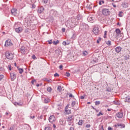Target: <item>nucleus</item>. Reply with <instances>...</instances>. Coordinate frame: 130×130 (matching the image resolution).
I'll list each match as a JSON object with an SVG mask.
<instances>
[{"label":"nucleus","instance_id":"nucleus-36","mask_svg":"<svg viewBox=\"0 0 130 130\" xmlns=\"http://www.w3.org/2000/svg\"><path fill=\"white\" fill-rule=\"evenodd\" d=\"M71 105L73 107H74V106H75V105H76V102L75 101H73L72 102Z\"/></svg>","mask_w":130,"mask_h":130},{"label":"nucleus","instance_id":"nucleus-61","mask_svg":"<svg viewBox=\"0 0 130 130\" xmlns=\"http://www.w3.org/2000/svg\"><path fill=\"white\" fill-rule=\"evenodd\" d=\"M101 38H99V39H98V40L99 41H101Z\"/></svg>","mask_w":130,"mask_h":130},{"label":"nucleus","instance_id":"nucleus-23","mask_svg":"<svg viewBox=\"0 0 130 130\" xmlns=\"http://www.w3.org/2000/svg\"><path fill=\"white\" fill-rule=\"evenodd\" d=\"M82 54L84 56H86V55H88V52L87 51H84L82 52Z\"/></svg>","mask_w":130,"mask_h":130},{"label":"nucleus","instance_id":"nucleus-21","mask_svg":"<svg viewBox=\"0 0 130 130\" xmlns=\"http://www.w3.org/2000/svg\"><path fill=\"white\" fill-rule=\"evenodd\" d=\"M65 112L66 114H70V113H71V110H67V107H66Z\"/></svg>","mask_w":130,"mask_h":130},{"label":"nucleus","instance_id":"nucleus-25","mask_svg":"<svg viewBox=\"0 0 130 130\" xmlns=\"http://www.w3.org/2000/svg\"><path fill=\"white\" fill-rule=\"evenodd\" d=\"M82 18H83V17L81 15L78 14L77 15V19H78V20H81Z\"/></svg>","mask_w":130,"mask_h":130},{"label":"nucleus","instance_id":"nucleus-50","mask_svg":"<svg viewBox=\"0 0 130 130\" xmlns=\"http://www.w3.org/2000/svg\"><path fill=\"white\" fill-rule=\"evenodd\" d=\"M8 67H9V71H12V68H11V65H9Z\"/></svg>","mask_w":130,"mask_h":130},{"label":"nucleus","instance_id":"nucleus-1","mask_svg":"<svg viewBox=\"0 0 130 130\" xmlns=\"http://www.w3.org/2000/svg\"><path fill=\"white\" fill-rule=\"evenodd\" d=\"M77 19L76 18H72L71 19V22H70V27L74 28L78 25V22L76 21Z\"/></svg>","mask_w":130,"mask_h":130},{"label":"nucleus","instance_id":"nucleus-63","mask_svg":"<svg viewBox=\"0 0 130 130\" xmlns=\"http://www.w3.org/2000/svg\"><path fill=\"white\" fill-rule=\"evenodd\" d=\"M96 42H97V43H100V42L99 41V40H97Z\"/></svg>","mask_w":130,"mask_h":130},{"label":"nucleus","instance_id":"nucleus-51","mask_svg":"<svg viewBox=\"0 0 130 130\" xmlns=\"http://www.w3.org/2000/svg\"><path fill=\"white\" fill-rule=\"evenodd\" d=\"M73 122H69V125H73Z\"/></svg>","mask_w":130,"mask_h":130},{"label":"nucleus","instance_id":"nucleus-53","mask_svg":"<svg viewBox=\"0 0 130 130\" xmlns=\"http://www.w3.org/2000/svg\"><path fill=\"white\" fill-rule=\"evenodd\" d=\"M108 130H112V128L111 127H110V126H109V127H108Z\"/></svg>","mask_w":130,"mask_h":130},{"label":"nucleus","instance_id":"nucleus-44","mask_svg":"<svg viewBox=\"0 0 130 130\" xmlns=\"http://www.w3.org/2000/svg\"><path fill=\"white\" fill-rule=\"evenodd\" d=\"M72 38V39H75L76 38V35H75V34H73Z\"/></svg>","mask_w":130,"mask_h":130},{"label":"nucleus","instance_id":"nucleus-3","mask_svg":"<svg viewBox=\"0 0 130 130\" xmlns=\"http://www.w3.org/2000/svg\"><path fill=\"white\" fill-rule=\"evenodd\" d=\"M100 28L99 26H94L93 29V32L95 35H99L100 33Z\"/></svg>","mask_w":130,"mask_h":130},{"label":"nucleus","instance_id":"nucleus-59","mask_svg":"<svg viewBox=\"0 0 130 130\" xmlns=\"http://www.w3.org/2000/svg\"><path fill=\"white\" fill-rule=\"evenodd\" d=\"M99 5H102V3L101 2V1H100L99 3Z\"/></svg>","mask_w":130,"mask_h":130},{"label":"nucleus","instance_id":"nucleus-48","mask_svg":"<svg viewBox=\"0 0 130 130\" xmlns=\"http://www.w3.org/2000/svg\"><path fill=\"white\" fill-rule=\"evenodd\" d=\"M61 30H62V32H66V28H62Z\"/></svg>","mask_w":130,"mask_h":130},{"label":"nucleus","instance_id":"nucleus-42","mask_svg":"<svg viewBox=\"0 0 130 130\" xmlns=\"http://www.w3.org/2000/svg\"><path fill=\"white\" fill-rule=\"evenodd\" d=\"M43 2L44 3V4H47L48 0H43Z\"/></svg>","mask_w":130,"mask_h":130},{"label":"nucleus","instance_id":"nucleus-47","mask_svg":"<svg viewBox=\"0 0 130 130\" xmlns=\"http://www.w3.org/2000/svg\"><path fill=\"white\" fill-rule=\"evenodd\" d=\"M48 42H49V44H51V43H52V40L48 41Z\"/></svg>","mask_w":130,"mask_h":130},{"label":"nucleus","instance_id":"nucleus-35","mask_svg":"<svg viewBox=\"0 0 130 130\" xmlns=\"http://www.w3.org/2000/svg\"><path fill=\"white\" fill-rule=\"evenodd\" d=\"M118 126H121V127H125V125L123 124H118Z\"/></svg>","mask_w":130,"mask_h":130},{"label":"nucleus","instance_id":"nucleus-9","mask_svg":"<svg viewBox=\"0 0 130 130\" xmlns=\"http://www.w3.org/2000/svg\"><path fill=\"white\" fill-rule=\"evenodd\" d=\"M10 77L12 81H15L16 78V74L15 73H10Z\"/></svg>","mask_w":130,"mask_h":130},{"label":"nucleus","instance_id":"nucleus-5","mask_svg":"<svg viewBox=\"0 0 130 130\" xmlns=\"http://www.w3.org/2000/svg\"><path fill=\"white\" fill-rule=\"evenodd\" d=\"M87 21H88L90 23H94V22H95V18L92 15H89L87 17Z\"/></svg>","mask_w":130,"mask_h":130},{"label":"nucleus","instance_id":"nucleus-19","mask_svg":"<svg viewBox=\"0 0 130 130\" xmlns=\"http://www.w3.org/2000/svg\"><path fill=\"white\" fill-rule=\"evenodd\" d=\"M57 90L58 91V92L60 93V92H61V86L58 85L57 87Z\"/></svg>","mask_w":130,"mask_h":130},{"label":"nucleus","instance_id":"nucleus-18","mask_svg":"<svg viewBox=\"0 0 130 130\" xmlns=\"http://www.w3.org/2000/svg\"><path fill=\"white\" fill-rule=\"evenodd\" d=\"M115 51L117 53H119L121 51V47H117L115 48Z\"/></svg>","mask_w":130,"mask_h":130},{"label":"nucleus","instance_id":"nucleus-26","mask_svg":"<svg viewBox=\"0 0 130 130\" xmlns=\"http://www.w3.org/2000/svg\"><path fill=\"white\" fill-rule=\"evenodd\" d=\"M106 44H107V45H109V46H110V45H111V41H106Z\"/></svg>","mask_w":130,"mask_h":130},{"label":"nucleus","instance_id":"nucleus-8","mask_svg":"<svg viewBox=\"0 0 130 130\" xmlns=\"http://www.w3.org/2000/svg\"><path fill=\"white\" fill-rule=\"evenodd\" d=\"M20 51L22 54H25L26 53V48L24 46H21Z\"/></svg>","mask_w":130,"mask_h":130},{"label":"nucleus","instance_id":"nucleus-32","mask_svg":"<svg viewBox=\"0 0 130 130\" xmlns=\"http://www.w3.org/2000/svg\"><path fill=\"white\" fill-rule=\"evenodd\" d=\"M52 128L51 127L48 126V127H46L45 128V130H51Z\"/></svg>","mask_w":130,"mask_h":130},{"label":"nucleus","instance_id":"nucleus-13","mask_svg":"<svg viewBox=\"0 0 130 130\" xmlns=\"http://www.w3.org/2000/svg\"><path fill=\"white\" fill-rule=\"evenodd\" d=\"M42 99L43 101H44V103L46 104L49 103V102L50 101V100H49V99H48V98L42 97Z\"/></svg>","mask_w":130,"mask_h":130},{"label":"nucleus","instance_id":"nucleus-40","mask_svg":"<svg viewBox=\"0 0 130 130\" xmlns=\"http://www.w3.org/2000/svg\"><path fill=\"white\" fill-rule=\"evenodd\" d=\"M85 127H87V128H88L89 127H91V125L87 124L86 125Z\"/></svg>","mask_w":130,"mask_h":130},{"label":"nucleus","instance_id":"nucleus-38","mask_svg":"<svg viewBox=\"0 0 130 130\" xmlns=\"http://www.w3.org/2000/svg\"><path fill=\"white\" fill-rule=\"evenodd\" d=\"M24 32L27 33V34L29 33V29H28V28L25 29L24 30Z\"/></svg>","mask_w":130,"mask_h":130},{"label":"nucleus","instance_id":"nucleus-55","mask_svg":"<svg viewBox=\"0 0 130 130\" xmlns=\"http://www.w3.org/2000/svg\"><path fill=\"white\" fill-rule=\"evenodd\" d=\"M30 118H32V119H33V118H35V116H30Z\"/></svg>","mask_w":130,"mask_h":130},{"label":"nucleus","instance_id":"nucleus-2","mask_svg":"<svg viewBox=\"0 0 130 130\" xmlns=\"http://www.w3.org/2000/svg\"><path fill=\"white\" fill-rule=\"evenodd\" d=\"M5 55L8 59L12 60L13 58H14V54H13L12 53H10V52L6 51L5 53Z\"/></svg>","mask_w":130,"mask_h":130},{"label":"nucleus","instance_id":"nucleus-7","mask_svg":"<svg viewBox=\"0 0 130 130\" xmlns=\"http://www.w3.org/2000/svg\"><path fill=\"white\" fill-rule=\"evenodd\" d=\"M74 119H75V117H74V115H69L67 118V121L68 122L70 121V122H73V121H74Z\"/></svg>","mask_w":130,"mask_h":130},{"label":"nucleus","instance_id":"nucleus-17","mask_svg":"<svg viewBox=\"0 0 130 130\" xmlns=\"http://www.w3.org/2000/svg\"><path fill=\"white\" fill-rule=\"evenodd\" d=\"M88 25L84 23L83 24H81L80 25V28H81V29H87V28H88Z\"/></svg>","mask_w":130,"mask_h":130},{"label":"nucleus","instance_id":"nucleus-4","mask_svg":"<svg viewBox=\"0 0 130 130\" xmlns=\"http://www.w3.org/2000/svg\"><path fill=\"white\" fill-rule=\"evenodd\" d=\"M102 14L104 16H109L110 15V11L108 9H103L102 10Z\"/></svg>","mask_w":130,"mask_h":130},{"label":"nucleus","instance_id":"nucleus-54","mask_svg":"<svg viewBox=\"0 0 130 130\" xmlns=\"http://www.w3.org/2000/svg\"><path fill=\"white\" fill-rule=\"evenodd\" d=\"M33 59H35V58H36V56H35V55H33L32 56Z\"/></svg>","mask_w":130,"mask_h":130},{"label":"nucleus","instance_id":"nucleus-20","mask_svg":"<svg viewBox=\"0 0 130 130\" xmlns=\"http://www.w3.org/2000/svg\"><path fill=\"white\" fill-rule=\"evenodd\" d=\"M125 102H128V103L130 102V97L129 96L126 97L125 100Z\"/></svg>","mask_w":130,"mask_h":130},{"label":"nucleus","instance_id":"nucleus-49","mask_svg":"<svg viewBox=\"0 0 130 130\" xmlns=\"http://www.w3.org/2000/svg\"><path fill=\"white\" fill-rule=\"evenodd\" d=\"M69 97H70V98H72V97H74V95H73V94L72 93H70L69 95Z\"/></svg>","mask_w":130,"mask_h":130},{"label":"nucleus","instance_id":"nucleus-64","mask_svg":"<svg viewBox=\"0 0 130 130\" xmlns=\"http://www.w3.org/2000/svg\"><path fill=\"white\" fill-rule=\"evenodd\" d=\"M60 123L61 124H62V121H60Z\"/></svg>","mask_w":130,"mask_h":130},{"label":"nucleus","instance_id":"nucleus-41","mask_svg":"<svg viewBox=\"0 0 130 130\" xmlns=\"http://www.w3.org/2000/svg\"><path fill=\"white\" fill-rule=\"evenodd\" d=\"M54 77H59V74H57V73H56L54 75Z\"/></svg>","mask_w":130,"mask_h":130},{"label":"nucleus","instance_id":"nucleus-56","mask_svg":"<svg viewBox=\"0 0 130 130\" xmlns=\"http://www.w3.org/2000/svg\"><path fill=\"white\" fill-rule=\"evenodd\" d=\"M9 130H14V127H10L9 128Z\"/></svg>","mask_w":130,"mask_h":130},{"label":"nucleus","instance_id":"nucleus-37","mask_svg":"<svg viewBox=\"0 0 130 130\" xmlns=\"http://www.w3.org/2000/svg\"><path fill=\"white\" fill-rule=\"evenodd\" d=\"M100 115H103V113L101 112H100L99 113L97 114V116H100Z\"/></svg>","mask_w":130,"mask_h":130},{"label":"nucleus","instance_id":"nucleus-33","mask_svg":"<svg viewBox=\"0 0 130 130\" xmlns=\"http://www.w3.org/2000/svg\"><path fill=\"white\" fill-rule=\"evenodd\" d=\"M100 101H95V105L96 106L100 105Z\"/></svg>","mask_w":130,"mask_h":130},{"label":"nucleus","instance_id":"nucleus-6","mask_svg":"<svg viewBox=\"0 0 130 130\" xmlns=\"http://www.w3.org/2000/svg\"><path fill=\"white\" fill-rule=\"evenodd\" d=\"M49 121L51 123H53L55 121V117L54 115H51L49 118Z\"/></svg>","mask_w":130,"mask_h":130},{"label":"nucleus","instance_id":"nucleus-10","mask_svg":"<svg viewBox=\"0 0 130 130\" xmlns=\"http://www.w3.org/2000/svg\"><path fill=\"white\" fill-rule=\"evenodd\" d=\"M11 14L12 15H13V16H17V15H18L17 14V9L16 8H13L11 10Z\"/></svg>","mask_w":130,"mask_h":130},{"label":"nucleus","instance_id":"nucleus-30","mask_svg":"<svg viewBox=\"0 0 130 130\" xmlns=\"http://www.w3.org/2000/svg\"><path fill=\"white\" fill-rule=\"evenodd\" d=\"M53 44H55V45H56L57 43H59V41L58 40H57L56 41H54L53 42Z\"/></svg>","mask_w":130,"mask_h":130},{"label":"nucleus","instance_id":"nucleus-60","mask_svg":"<svg viewBox=\"0 0 130 130\" xmlns=\"http://www.w3.org/2000/svg\"><path fill=\"white\" fill-rule=\"evenodd\" d=\"M107 110L108 111H111V109H108Z\"/></svg>","mask_w":130,"mask_h":130},{"label":"nucleus","instance_id":"nucleus-45","mask_svg":"<svg viewBox=\"0 0 130 130\" xmlns=\"http://www.w3.org/2000/svg\"><path fill=\"white\" fill-rule=\"evenodd\" d=\"M62 44H63V45H64V46H66V45H67V42L65 41H63L62 42Z\"/></svg>","mask_w":130,"mask_h":130},{"label":"nucleus","instance_id":"nucleus-57","mask_svg":"<svg viewBox=\"0 0 130 130\" xmlns=\"http://www.w3.org/2000/svg\"><path fill=\"white\" fill-rule=\"evenodd\" d=\"M85 99V97H84V96H80V99Z\"/></svg>","mask_w":130,"mask_h":130},{"label":"nucleus","instance_id":"nucleus-52","mask_svg":"<svg viewBox=\"0 0 130 130\" xmlns=\"http://www.w3.org/2000/svg\"><path fill=\"white\" fill-rule=\"evenodd\" d=\"M34 82H36V80H32L31 83V84H32V85L34 84Z\"/></svg>","mask_w":130,"mask_h":130},{"label":"nucleus","instance_id":"nucleus-62","mask_svg":"<svg viewBox=\"0 0 130 130\" xmlns=\"http://www.w3.org/2000/svg\"><path fill=\"white\" fill-rule=\"evenodd\" d=\"M93 109H94V110H97V109H96V108H94V107H92Z\"/></svg>","mask_w":130,"mask_h":130},{"label":"nucleus","instance_id":"nucleus-29","mask_svg":"<svg viewBox=\"0 0 130 130\" xmlns=\"http://www.w3.org/2000/svg\"><path fill=\"white\" fill-rule=\"evenodd\" d=\"M123 12H122V11H121L119 13V14H118V16L119 17H122L123 16Z\"/></svg>","mask_w":130,"mask_h":130},{"label":"nucleus","instance_id":"nucleus-31","mask_svg":"<svg viewBox=\"0 0 130 130\" xmlns=\"http://www.w3.org/2000/svg\"><path fill=\"white\" fill-rule=\"evenodd\" d=\"M47 91H48V92H51V91H52V89H51V87H48L47 88Z\"/></svg>","mask_w":130,"mask_h":130},{"label":"nucleus","instance_id":"nucleus-15","mask_svg":"<svg viewBox=\"0 0 130 130\" xmlns=\"http://www.w3.org/2000/svg\"><path fill=\"white\" fill-rule=\"evenodd\" d=\"M43 11H44V8L42 6L38 8V13H39V14H41V13H43Z\"/></svg>","mask_w":130,"mask_h":130},{"label":"nucleus","instance_id":"nucleus-12","mask_svg":"<svg viewBox=\"0 0 130 130\" xmlns=\"http://www.w3.org/2000/svg\"><path fill=\"white\" fill-rule=\"evenodd\" d=\"M116 116L118 117V118H122L123 117V113L119 112L116 114Z\"/></svg>","mask_w":130,"mask_h":130},{"label":"nucleus","instance_id":"nucleus-28","mask_svg":"<svg viewBox=\"0 0 130 130\" xmlns=\"http://www.w3.org/2000/svg\"><path fill=\"white\" fill-rule=\"evenodd\" d=\"M4 92H5V91L4 90H3V89L0 88V96L2 95H3Z\"/></svg>","mask_w":130,"mask_h":130},{"label":"nucleus","instance_id":"nucleus-11","mask_svg":"<svg viewBox=\"0 0 130 130\" xmlns=\"http://www.w3.org/2000/svg\"><path fill=\"white\" fill-rule=\"evenodd\" d=\"M14 104L15 106H23V104H24V103L23 102L20 101L19 102H16L14 103Z\"/></svg>","mask_w":130,"mask_h":130},{"label":"nucleus","instance_id":"nucleus-43","mask_svg":"<svg viewBox=\"0 0 130 130\" xmlns=\"http://www.w3.org/2000/svg\"><path fill=\"white\" fill-rule=\"evenodd\" d=\"M3 79H4V75H0V81L1 80H3Z\"/></svg>","mask_w":130,"mask_h":130},{"label":"nucleus","instance_id":"nucleus-46","mask_svg":"<svg viewBox=\"0 0 130 130\" xmlns=\"http://www.w3.org/2000/svg\"><path fill=\"white\" fill-rule=\"evenodd\" d=\"M62 65H60V66H59V69H60V70H62Z\"/></svg>","mask_w":130,"mask_h":130},{"label":"nucleus","instance_id":"nucleus-24","mask_svg":"<svg viewBox=\"0 0 130 130\" xmlns=\"http://www.w3.org/2000/svg\"><path fill=\"white\" fill-rule=\"evenodd\" d=\"M83 122H84V121H83V120H80L78 122L79 125H82Z\"/></svg>","mask_w":130,"mask_h":130},{"label":"nucleus","instance_id":"nucleus-16","mask_svg":"<svg viewBox=\"0 0 130 130\" xmlns=\"http://www.w3.org/2000/svg\"><path fill=\"white\" fill-rule=\"evenodd\" d=\"M12 42L10 41H6L5 42V46H11V45H12Z\"/></svg>","mask_w":130,"mask_h":130},{"label":"nucleus","instance_id":"nucleus-14","mask_svg":"<svg viewBox=\"0 0 130 130\" xmlns=\"http://www.w3.org/2000/svg\"><path fill=\"white\" fill-rule=\"evenodd\" d=\"M23 31V28L22 27H19L18 28H15V31L17 33H21Z\"/></svg>","mask_w":130,"mask_h":130},{"label":"nucleus","instance_id":"nucleus-22","mask_svg":"<svg viewBox=\"0 0 130 130\" xmlns=\"http://www.w3.org/2000/svg\"><path fill=\"white\" fill-rule=\"evenodd\" d=\"M18 71L19 72V74H23V73H24V69L22 68H19Z\"/></svg>","mask_w":130,"mask_h":130},{"label":"nucleus","instance_id":"nucleus-27","mask_svg":"<svg viewBox=\"0 0 130 130\" xmlns=\"http://www.w3.org/2000/svg\"><path fill=\"white\" fill-rule=\"evenodd\" d=\"M115 31H116V33L117 34H120V32H121L120 29H119V28H117V29H116Z\"/></svg>","mask_w":130,"mask_h":130},{"label":"nucleus","instance_id":"nucleus-34","mask_svg":"<svg viewBox=\"0 0 130 130\" xmlns=\"http://www.w3.org/2000/svg\"><path fill=\"white\" fill-rule=\"evenodd\" d=\"M107 35V31H105L104 32V38H106V36Z\"/></svg>","mask_w":130,"mask_h":130},{"label":"nucleus","instance_id":"nucleus-39","mask_svg":"<svg viewBox=\"0 0 130 130\" xmlns=\"http://www.w3.org/2000/svg\"><path fill=\"white\" fill-rule=\"evenodd\" d=\"M66 76H67V77H70L71 76V74L69 73V72H67L66 74Z\"/></svg>","mask_w":130,"mask_h":130},{"label":"nucleus","instance_id":"nucleus-58","mask_svg":"<svg viewBox=\"0 0 130 130\" xmlns=\"http://www.w3.org/2000/svg\"><path fill=\"white\" fill-rule=\"evenodd\" d=\"M70 130H75V129L74 128V127H71L70 128Z\"/></svg>","mask_w":130,"mask_h":130}]
</instances>
